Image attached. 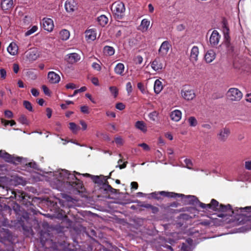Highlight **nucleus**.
<instances>
[{"instance_id":"473e14b6","label":"nucleus","mask_w":251,"mask_h":251,"mask_svg":"<svg viewBox=\"0 0 251 251\" xmlns=\"http://www.w3.org/2000/svg\"><path fill=\"white\" fill-rule=\"evenodd\" d=\"M104 52L105 53L111 56L114 54L115 50L112 47L106 46L104 48Z\"/></svg>"},{"instance_id":"3c124183","label":"nucleus","mask_w":251,"mask_h":251,"mask_svg":"<svg viewBox=\"0 0 251 251\" xmlns=\"http://www.w3.org/2000/svg\"><path fill=\"white\" fill-rule=\"evenodd\" d=\"M93 68L97 71H100L101 70L100 66L96 62H94L92 65Z\"/></svg>"},{"instance_id":"7c9ffc66","label":"nucleus","mask_w":251,"mask_h":251,"mask_svg":"<svg viewBox=\"0 0 251 251\" xmlns=\"http://www.w3.org/2000/svg\"><path fill=\"white\" fill-rule=\"evenodd\" d=\"M106 181H103V183L101 185L102 188L105 191L114 193L116 190L113 188L110 185L106 183Z\"/></svg>"},{"instance_id":"69168bd1","label":"nucleus","mask_w":251,"mask_h":251,"mask_svg":"<svg viewBox=\"0 0 251 251\" xmlns=\"http://www.w3.org/2000/svg\"><path fill=\"white\" fill-rule=\"evenodd\" d=\"M80 124L82 126V129L83 130H85L87 129V125L84 121H80Z\"/></svg>"},{"instance_id":"bb28decb","label":"nucleus","mask_w":251,"mask_h":251,"mask_svg":"<svg viewBox=\"0 0 251 251\" xmlns=\"http://www.w3.org/2000/svg\"><path fill=\"white\" fill-rule=\"evenodd\" d=\"M162 88V82L158 79L156 80L154 84V92L158 94L161 91Z\"/></svg>"},{"instance_id":"1a4fd4ad","label":"nucleus","mask_w":251,"mask_h":251,"mask_svg":"<svg viewBox=\"0 0 251 251\" xmlns=\"http://www.w3.org/2000/svg\"><path fill=\"white\" fill-rule=\"evenodd\" d=\"M230 133L229 128L227 127L222 128L217 134L218 139L221 142H225L227 139Z\"/></svg>"},{"instance_id":"f3484780","label":"nucleus","mask_w":251,"mask_h":251,"mask_svg":"<svg viewBox=\"0 0 251 251\" xmlns=\"http://www.w3.org/2000/svg\"><path fill=\"white\" fill-rule=\"evenodd\" d=\"M216 57V53L214 50H208L204 56V59L206 63H210L212 62Z\"/></svg>"},{"instance_id":"37998d69","label":"nucleus","mask_w":251,"mask_h":251,"mask_svg":"<svg viewBox=\"0 0 251 251\" xmlns=\"http://www.w3.org/2000/svg\"><path fill=\"white\" fill-rule=\"evenodd\" d=\"M137 87L140 90V91L143 94H146L147 91L143 85V84L141 82H139L137 83Z\"/></svg>"},{"instance_id":"bf43d9fd","label":"nucleus","mask_w":251,"mask_h":251,"mask_svg":"<svg viewBox=\"0 0 251 251\" xmlns=\"http://www.w3.org/2000/svg\"><path fill=\"white\" fill-rule=\"evenodd\" d=\"M150 195H151V197L154 199H157V200L159 199V198L158 196V195H159V192H152V193H151Z\"/></svg>"},{"instance_id":"052dcab7","label":"nucleus","mask_w":251,"mask_h":251,"mask_svg":"<svg viewBox=\"0 0 251 251\" xmlns=\"http://www.w3.org/2000/svg\"><path fill=\"white\" fill-rule=\"evenodd\" d=\"M46 112H47V116L48 118H50L51 117L52 115V110L50 108H46Z\"/></svg>"},{"instance_id":"20e7f679","label":"nucleus","mask_w":251,"mask_h":251,"mask_svg":"<svg viewBox=\"0 0 251 251\" xmlns=\"http://www.w3.org/2000/svg\"><path fill=\"white\" fill-rule=\"evenodd\" d=\"M0 157L3 158L7 162L15 165L22 163L23 161L25 160V158L14 155H10L3 150L0 151Z\"/></svg>"},{"instance_id":"f704fd0d","label":"nucleus","mask_w":251,"mask_h":251,"mask_svg":"<svg viewBox=\"0 0 251 251\" xmlns=\"http://www.w3.org/2000/svg\"><path fill=\"white\" fill-rule=\"evenodd\" d=\"M18 121L22 125H28L29 124V122L26 117L24 115H21L19 117Z\"/></svg>"},{"instance_id":"603ef678","label":"nucleus","mask_w":251,"mask_h":251,"mask_svg":"<svg viewBox=\"0 0 251 251\" xmlns=\"http://www.w3.org/2000/svg\"><path fill=\"white\" fill-rule=\"evenodd\" d=\"M81 111L85 114H88L89 113V110H88V107L86 105L82 106L80 107Z\"/></svg>"},{"instance_id":"f03ea898","label":"nucleus","mask_w":251,"mask_h":251,"mask_svg":"<svg viewBox=\"0 0 251 251\" xmlns=\"http://www.w3.org/2000/svg\"><path fill=\"white\" fill-rule=\"evenodd\" d=\"M201 208L217 211L218 217L225 220L229 219L228 222L232 221L237 225H244L251 220V206L232 208L230 204H219L215 199H212L210 203H201Z\"/></svg>"},{"instance_id":"09e8293b","label":"nucleus","mask_w":251,"mask_h":251,"mask_svg":"<svg viewBox=\"0 0 251 251\" xmlns=\"http://www.w3.org/2000/svg\"><path fill=\"white\" fill-rule=\"evenodd\" d=\"M116 108L120 110H122L125 108V105L122 102H119L116 104Z\"/></svg>"},{"instance_id":"6e6552de","label":"nucleus","mask_w":251,"mask_h":251,"mask_svg":"<svg viewBox=\"0 0 251 251\" xmlns=\"http://www.w3.org/2000/svg\"><path fill=\"white\" fill-rule=\"evenodd\" d=\"M171 48V45L169 41H164L161 44L158 50V53L159 55L162 57L166 56Z\"/></svg>"},{"instance_id":"13d9d810","label":"nucleus","mask_w":251,"mask_h":251,"mask_svg":"<svg viewBox=\"0 0 251 251\" xmlns=\"http://www.w3.org/2000/svg\"><path fill=\"white\" fill-rule=\"evenodd\" d=\"M91 82L95 86L99 85V80L97 77H93L91 79Z\"/></svg>"},{"instance_id":"39448f33","label":"nucleus","mask_w":251,"mask_h":251,"mask_svg":"<svg viewBox=\"0 0 251 251\" xmlns=\"http://www.w3.org/2000/svg\"><path fill=\"white\" fill-rule=\"evenodd\" d=\"M180 195L178 198H181L183 203L184 204H191L194 206L199 205L201 207V204L203 203L200 202L198 198L193 195H184V194H180Z\"/></svg>"},{"instance_id":"a878e982","label":"nucleus","mask_w":251,"mask_h":251,"mask_svg":"<svg viewBox=\"0 0 251 251\" xmlns=\"http://www.w3.org/2000/svg\"><path fill=\"white\" fill-rule=\"evenodd\" d=\"M135 126L136 128L140 130L144 133L146 132L147 131V126L143 121H138L136 122Z\"/></svg>"},{"instance_id":"864d4df0","label":"nucleus","mask_w":251,"mask_h":251,"mask_svg":"<svg viewBox=\"0 0 251 251\" xmlns=\"http://www.w3.org/2000/svg\"><path fill=\"white\" fill-rule=\"evenodd\" d=\"M76 87H77L76 86V85L74 83H68L66 85V88L67 89H75Z\"/></svg>"},{"instance_id":"58836bf2","label":"nucleus","mask_w":251,"mask_h":251,"mask_svg":"<svg viewBox=\"0 0 251 251\" xmlns=\"http://www.w3.org/2000/svg\"><path fill=\"white\" fill-rule=\"evenodd\" d=\"M38 29V27L37 26H33L31 29L28 30L25 33V36H29L30 35H31V34L34 33L35 32H36L37 31Z\"/></svg>"},{"instance_id":"0e129e2a","label":"nucleus","mask_w":251,"mask_h":251,"mask_svg":"<svg viewBox=\"0 0 251 251\" xmlns=\"http://www.w3.org/2000/svg\"><path fill=\"white\" fill-rule=\"evenodd\" d=\"M19 70V65L17 64H13V71L15 73L17 74L18 73V71Z\"/></svg>"},{"instance_id":"f8f14e48","label":"nucleus","mask_w":251,"mask_h":251,"mask_svg":"<svg viewBox=\"0 0 251 251\" xmlns=\"http://www.w3.org/2000/svg\"><path fill=\"white\" fill-rule=\"evenodd\" d=\"M220 36L219 35V33L217 30H214L209 39V42L212 46H217L220 40Z\"/></svg>"},{"instance_id":"4d7b16f0","label":"nucleus","mask_w":251,"mask_h":251,"mask_svg":"<svg viewBox=\"0 0 251 251\" xmlns=\"http://www.w3.org/2000/svg\"><path fill=\"white\" fill-rule=\"evenodd\" d=\"M13 194H14V198L17 200V201H22L24 200V197L22 196H21L20 195H18L16 193H13Z\"/></svg>"},{"instance_id":"4468645a","label":"nucleus","mask_w":251,"mask_h":251,"mask_svg":"<svg viewBox=\"0 0 251 251\" xmlns=\"http://www.w3.org/2000/svg\"><path fill=\"white\" fill-rule=\"evenodd\" d=\"M163 64L159 57L156 58L151 63V68L155 71H157L163 68Z\"/></svg>"},{"instance_id":"49530a36","label":"nucleus","mask_w":251,"mask_h":251,"mask_svg":"<svg viewBox=\"0 0 251 251\" xmlns=\"http://www.w3.org/2000/svg\"><path fill=\"white\" fill-rule=\"evenodd\" d=\"M4 115L8 118H11L13 116L12 111L9 110H6L4 111Z\"/></svg>"},{"instance_id":"aec40b11","label":"nucleus","mask_w":251,"mask_h":251,"mask_svg":"<svg viewBox=\"0 0 251 251\" xmlns=\"http://www.w3.org/2000/svg\"><path fill=\"white\" fill-rule=\"evenodd\" d=\"M67 56L68 61L72 64L77 62L80 59V56L76 53L68 54Z\"/></svg>"},{"instance_id":"8fccbe9b","label":"nucleus","mask_w":251,"mask_h":251,"mask_svg":"<svg viewBox=\"0 0 251 251\" xmlns=\"http://www.w3.org/2000/svg\"><path fill=\"white\" fill-rule=\"evenodd\" d=\"M138 146L143 148L145 151H149L150 150V147L146 143H141L138 144Z\"/></svg>"},{"instance_id":"0eeeda50","label":"nucleus","mask_w":251,"mask_h":251,"mask_svg":"<svg viewBox=\"0 0 251 251\" xmlns=\"http://www.w3.org/2000/svg\"><path fill=\"white\" fill-rule=\"evenodd\" d=\"M66 11L69 13L74 12L77 9V3L75 0H66L64 4Z\"/></svg>"},{"instance_id":"de8ad7c7","label":"nucleus","mask_w":251,"mask_h":251,"mask_svg":"<svg viewBox=\"0 0 251 251\" xmlns=\"http://www.w3.org/2000/svg\"><path fill=\"white\" fill-rule=\"evenodd\" d=\"M0 77L2 79H5L6 76V72L5 69L1 68L0 69Z\"/></svg>"},{"instance_id":"a211bd4d","label":"nucleus","mask_w":251,"mask_h":251,"mask_svg":"<svg viewBox=\"0 0 251 251\" xmlns=\"http://www.w3.org/2000/svg\"><path fill=\"white\" fill-rule=\"evenodd\" d=\"M0 6L3 10H7L13 6V0H1Z\"/></svg>"},{"instance_id":"412c9836","label":"nucleus","mask_w":251,"mask_h":251,"mask_svg":"<svg viewBox=\"0 0 251 251\" xmlns=\"http://www.w3.org/2000/svg\"><path fill=\"white\" fill-rule=\"evenodd\" d=\"M51 238V235L48 231L41 230L40 232L41 243L44 245L46 242L48 241Z\"/></svg>"},{"instance_id":"a19ab883","label":"nucleus","mask_w":251,"mask_h":251,"mask_svg":"<svg viewBox=\"0 0 251 251\" xmlns=\"http://www.w3.org/2000/svg\"><path fill=\"white\" fill-rule=\"evenodd\" d=\"M126 90L128 95H130L132 92V86L130 82H128L126 84Z\"/></svg>"},{"instance_id":"b1692460","label":"nucleus","mask_w":251,"mask_h":251,"mask_svg":"<svg viewBox=\"0 0 251 251\" xmlns=\"http://www.w3.org/2000/svg\"><path fill=\"white\" fill-rule=\"evenodd\" d=\"M159 195L168 198H178V196H181L180 194L176 193L174 192H169L166 191H160L159 192Z\"/></svg>"},{"instance_id":"e433bc0d","label":"nucleus","mask_w":251,"mask_h":251,"mask_svg":"<svg viewBox=\"0 0 251 251\" xmlns=\"http://www.w3.org/2000/svg\"><path fill=\"white\" fill-rule=\"evenodd\" d=\"M188 122L191 126H195L198 124V122L194 117H190L188 118Z\"/></svg>"},{"instance_id":"7ed1b4c3","label":"nucleus","mask_w":251,"mask_h":251,"mask_svg":"<svg viewBox=\"0 0 251 251\" xmlns=\"http://www.w3.org/2000/svg\"><path fill=\"white\" fill-rule=\"evenodd\" d=\"M111 10L115 16L118 20H121L125 15L126 8L125 4L121 1H116L111 6Z\"/></svg>"},{"instance_id":"79ce46f5","label":"nucleus","mask_w":251,"mask_h":251,"mask_svg":"<svg viewBox=\"0 0 251 251\" xmlns=\"http://www.w3.org/2000/svg\"><path fill=\"white\" fill-rule=\"evenodd\" d=\"M109 90L114 97H116L118 94V91L117 88L115 86H111L109 87Z\"/></svg>"},{"instance_id":"338daca9","label":"nucleus","mask_w":251,"mask_h":251,"mask_svg":"<svg viewBox=\"0 0 251 251\" xmlns=\"http://www.w3.org/2000/svg\"><path fill=\"white\" fill-rule=\"evenodd\" d=\"M185 29V26L183 24H180L176 26V29L178 31H181Z\"/></svg>"},{"instance_id":"4c0bfd02","label":"nucleus","mask_w":251,"mask_h":251,"mask_svg":"<svg viewBox=\"0 0 251 251\" xmlns=\"http://www.w3.org/2000/svg\"><path fill=\"white\" fill-rule=\"evenodd\" d=\"M158 116V113L156 111H153L149 114L150 119L152 121H155Z\"/></svg>"},{"instance_id":"680f3d73","label":"nucleus","mask_w":251,"mask_h":251,"mask_svg":"<svg viewBox=\"0 0 251 251\" xmlns=\"http://www.w3.org/2000/svg\"><path fill=\"white\" fill-rule=\"evenodd\" d=\"M245 168L249 170H251V161H248L245 162Z\"/></svg>"},{"instance_id":"9b49d317","label":"nucleus","mask_w":251,"mask_h":251,"mask_svg":"<svg viewBox=\"0 0 251 251\" xmlns=\"http://www.w3.org/2000/svg\"><path fill=\"white\" fill-rule=\"evenodd\" d=\"M43 27L49 32L51 31L54 27L53 22L52 19L44 18L42 20Z\"/></svg>"},{"instance_id":"9d476101","label":"nucleus","mask_w":251,"mask_h":251,"mask_svg":"<svg viewBox=\"0 0 251 251\" xmlns=\"http://www.w3.org/2000/svg\"><path fill=\"white\" fill-rule=\"evenodd\" d=\"M181 94L183 99L187 100H192L196 96L194 90L192 89L184 88L181 91Z\"/></svg>"},{"instance_id":"c9c22d12","label":"nucleus","mask_w":251,"mask_h":251,"mask_svg":"<svg viewBox=\"0 0 251 251\" xmlns=\"http://www.w3.org/2000/svg\"><path fill=\"white\" fill-rule=\"evenodd\" d=\"M23 104L25 107L29 111L32 112L33 108L31 103L27 100H24L23 101Z\"/></svg>"},{"instance_id":"774afa93","label":"nucleus","mask_w":251,"mask_h":251,"mask_svg":"<svg viewBox=\"0 0 251 251\" xmlns=\"http://www.w3.org/2000/svg\"><path fill=\"white\" fill-rule=\"evenodd\" d=\"M201 126L207 130L210 129L211 128V126L209 124H203L201 125Z\"/></svg>"},{"instance_id":"f257e3e1","label":"nucleus","mask_w":251,"mask_h":251,"mask_svg":"<svg viewBox=\"0 0 251 251\" xmlns=\"http://www.w3.org/2000/svg\"><path fill=\"white\" fill-rule=\"evenodd\" d=\"M50 175L52 176L53 177L50 180L51 186L53 188L58 190L64 188L78 190L81 188L82 182L76 175H82L89 177L95 183L100 185L103 183V181H107V178H105V177L103 176H101L102 179L98 176H94L87 173L81 174L74 171L73 174H71L65 169H59L53 172H50Z\"/></svg>"},{"instance_id":"6e6d98bb","label":"nucleus","mask_w":251,"mask_h":251,"mask_svg":"<svg viewBox=\"0 0 251 251\" xmlns=\"http://www.w3.org/2000/svg\"><path fill=\"white\" fill-rule=\"evenodd\" d=\"M31 93L32 95L34 97H37L39 95V91L35 88H32L31 90Z\"/></svg>"},{"instance_id":"2f4dec72","label":"nucleus","mask_w":251,"mask_h":251,"mask_svg":"<svg viewBox=\"0 0 251 251\" xmlns=\"http://www.w3.org/2000/svg\"><path fill=\"white\" fill-rule=\"evenodd\" d=\"M150 22L149 21H148L147 19H144L141 21L140 26L142 28L143 30H147L150 25Z\"/></svg>"},{"instance_id":"c85d7f7f","label":"nucleus","mask_w":251,"mask_h":251,"mask_svg":"<svg viewBox=\"0 0 251 251\" xmlns=\"http://www.w3.org/2000/svg\"><path fill=\"white\" fill-rule=\"evenodd\" d=\"M60 36L62 40H67L70 37V32L68 30L63 29L60 32Z\"/></svg>"},{"instance_id":"393cba45","label":"nucleus","mask_w":251,"mask_h":251,"mask_svg":"<svg viewBox=\"0 0 251 251\" xmlns=\"http://www.w3.org/2000/svg\"><path fill=\"white\" fill-rule=\"evenodd\" d=\"M125 70V66L123 63H118L114 68V71L117 75H123V73Z\"/></svg>"},{"instance_id":"6ab92c4d","label":"nucleus","mask_w":251,"mask_h":251,"mask_svg":"<svg viewBox=\"0 0 251 251\" xmlns=\"http://www.w3.org/2000/svg\"><path fill=\"white\" fill-rule=\"evenodd\" d=\"M181 112L179 110H175L170 114L171 120L175 122H178L181 119Z\"/></svg>"},{"instance_id":"c03bdc74","label":"nucleus","mask_w":251,"mask_h":251,"mask_svg":"<svg viewBox=\"0 0 251 251\" xmlns=\"http://www.w3.org/2000/svg\"><path fill=\"white\" fill-rule=\"evenodd\" d=\"M115 142L117 145H122L124 143L123 139L120 136L115 138Z\"/></svg>"},{"instance_id":"c756f323","label":"nucleus","mask_w":251,"mask_h":251,"mask_svg":"<svg viewBox=\"0 0 251 251\" xmlns=\"http://www.w3.org/2000/svg\"><path fill=\"white\" fill-rule=\"evenodd\" d=\"M189 245L187 244L183 243L181 245V250L183 251H192V247L190 244L192 242V239H189L187 240Z\"/></svg>"},{"instance_id":"2eb2a0df","label":"nucleus","mask_w":251,"mask_h":251,"mask_svg":"<svg viewBox=\"0 0 251 251\" xmlns=\"http://www.w3.org/2000/svg\"><path fill=\"white\" fill-rule=\"evenodd\" d=\"M85 34L86 40L89 42L95 40L96 38V32L94 29L87 30Z\"/></svg>"},{"instance_id":"cd10ccee","label":"nucleus","mask_w":251,"mask_h":251,"mask_svg":"<svg viewBox=\"0 0 251 251\" xmlns=\"http://www.w3.org/2000/svg\"><path fill=\"white\" fill-rule=\"evenodd\" d=\"M99 24L102 26H104L108 22V18L104 15H101L98 18Z\"/></svg>"},{"instance_id":"a18cd8bd","label":"nucleus","mask_w":251,"mask_h":251,"mask_svg":"<svg viewBox=\"0 0 251 251\" xmlns=\"http://www.w3.org/2000/svg\"><path fill=\"white\" fill-rule=\"evenodd\" d=\"M143 60V57L141 55H137L135 59V63L137 64H141Z\"/></svg>"},{"instance_id":"ea45409f","label":"nucleus","mask_w":251,"mask_h":251,"mask_svg":"<svg viewBox=\"0 0 251 251\" xmlns=\"http://www.w3.org/2000/svg\"><path fill=\"white\" fill-rule=\"evenodd\" d=\"M122 162H123L122 159H120L118 161V165L116 166V168H119L120 169L125 168L126 166L127 162L126 161V162H124V163L123 164L121 165L120 164Z\"/></svg>"},{"instance_id":"dca6fc26","label":"nucleus","mask_w":251,"mask_h":251,"mask_svg":"<svg viewBox=\"0 0 251 251\" xmlns=\"http://www.w3.org/2000/svg\"><path fill=\"white\" fill-rule=\"evenodd\" d=\"M184 162L185 163V165H184V167L185 168H187V169L189 170H194L196 171H201L203 172H205L206 174L207 175L209 173L207 171H204V170L201 169L199 170L198 169H194L193 168V163L191 159L189 158H186L184 160Z\"/></svg>"},{"instance_id":"ddd939ff","label":"nucleus","mask_w":251,"mask_h":251,"mask_svg":"<svg viewBox=\"0 0 251 251\" xmlns=\"http://www.w3.org/2000/svg\"><path fill=\"white\" fill-rule=\"evenodd\" d=\"M48 78L50 82L53 84L58 83L60 80V76L52 71L48 73Z\"/></svg>"},{"instance_id":"423d86ee","label":"nucleus","mask_w":251,"mask_h":251,"mask_svg":"<svg viewBox=\"0 0 251 251\" xmlns=\"http://www.w3.org/2000/svg\"><path fill=\"white\" fill-rule=\"evenodd\" d=\"M242 92L237 88H231L227 92V97L230 101H239L242 98Z\"/></svg>"},{"instance_id":"e2e57ef3","label":"nucleus","mask_w":251,"mask_h":251,"mask_svg":"<svg viewBox=\"0 0 251 251\" xmlns=\"http://www.w3.org/2000/svg\"><path fill=\"white\" fill-rule=\"evenodd\" d=\"M55 126L56 127H55V130L57 131H60L61 129V124L60 122H56L55 124Z\"/></svg>"},{"instance_id":"72a5a7b5","label":"nucleus","mask_w":251,"mask_h":251,"mask_svg":"<svg viewBox=\"0 0 251 251\" xmlns=\"http://www.w3.org/2000/svg\"><path fill=\"white\" fill-rule=\"evenodd\" d=\"M70 129L72 131V132L74 133H76L77 131L79 129L80 127L78 126L75 123H70Z\"/></svg>"},{"instance_id":"5701e85b","label":"nucleus","mask_w":251,"mask_h":251,"mask_svg":"<svg viewBox=\"0 0 251 251\" xmlns=\"http://www.w3.org/2000/svg\"><path fill=\"white\" fill-rule=\"evenodd\" d=\"M7 51L12 55H16L18 52V47L15 43H11L7 49Z\"/></svg>"},{"instance_id":"5fc2aeb1","label":"nucleus","mask_w":251,"mask_h":251,"mask_svg":"<svg viewBox=\"0 0 251 251\" xmlns=\"http://www.w3.org/2000/svg\"><path fill=\"white\" fill-rule=\"evenodd\" d=\"M42 88L45 95L47 96H49L50 95V90L46 86L43 85Z\"/></svg>"},{"instance_id":"4be33fe9","label":"nucleus","mask_w":251,"mask_h":251,"mask_svg":"<svg viewBox=\"0 0 251 251\" xmlns=\"http://www.w3.org/2000/svg\"><path fill=\"white\" fill-rule=\"evenodd\" d=\"M199 53V49L197 46H194L191 50L190 59L192 61H197Z\"/></svg>"}]
</instances>
